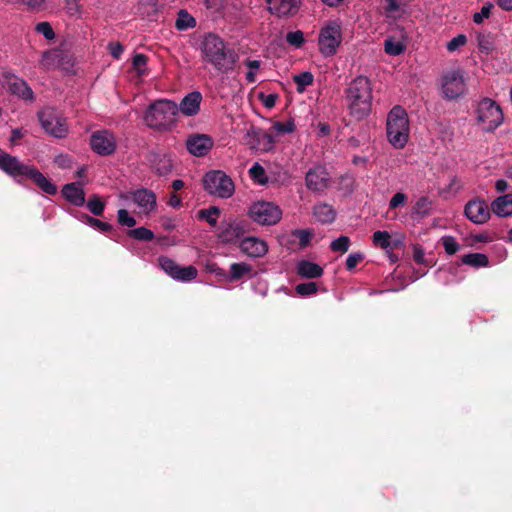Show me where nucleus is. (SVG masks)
Segmentation results:
<instances>
[{"label": "nucleus", "instance_id": "obj_1", "mask_svg": "<svg viewBox=\"0 0 512 512\" xmlns=\"http://www.w3.org/2000/svg\"><path fill=\"white\" fill-rule=\"evenodd\" d=\"M200 50L203 62L212 65L218 72L228 73L234 69L237 54L218 35L206 34L200 43Z\"/></svg>", "mask_w": 512, "mask_h": 512}, {"label": "nucleus", "instance_id": "obj_2", "mask_svg": "<svg viewBox=\"0 0 512 512\" xmlns=\"http://www.w3.org/2000/svg\"><path fill=\"white\" fill-rule=\"evenodd\" d=\"M346 98L350 114L361 120L371 112L372 86L365 76L356 77L346 90Z\"/></svg>", "mask_w": 512, "mask_h": 512}, {"label": "nucleus", "instance_id": "obj_3", "mask_svg": "<svg viewBox=\"0 0 512 512\" xmlns=\"http://www.w3.org/2000/svg\"><path fill=\"white\" fill-rule=\"evenodd\" d=\"M178 113L177 104L170 100H157L153 102L144 114L147 126L159 130L167 129Z\"/></svg>", "mask_w": 512, "mask_h": 512}, {"label": "nucleus", "instance_id": "obj_4", "mask_svg": "<svg viewBox=\"0 0 512 512\" xmlns=\"http://www.w3.org/2000/svg\"><path fill=\"white\" fill-rule=\"evenodd\" d=\"M387 137L395 148H403L409 139V120L406 111L395 106L387 117Z\"/></svg>", "mask_w": 512, "mask_h": 512}, {"label": "nucleus", "instance_id": "obj_5", "mask_svg": "<svg viewBox=\"0 0 512 512\" xmlns=\"http://www.w3.org/2000/svg\"><path fill=\"white\" fill-rule=\"evenodd\" d=\"M477 122L484 131L491 132L503 122V113L499 105L489 98L478 104Z\"/></svg>", "mask_w": 512, "mask_h": 512}, {"label": "nucleus", "instance_id": "obj_6", "mask_svg": "<svg viewBox=\"0 0 512 512\" xmlns=\"http://www.w3.org/2000/svg\"><path fill=\"white\" fill-rule=\"evenodd\" d=\"M342 41L341 26L336 21H328L321 29L318 45L320 52L328 57L336 53Z\"/></svg>", "mask_w": 512, "mask_h": 512}, {"label": "nucleus", "instance_id": "obj_7", "mask_svg": "<svg viewBox=\"0 0 512 512\" xmlns=\"http://www.w3.org/2000/svg\"><path fill=\"white\" fill-rule=\"evenodd\" d=\"M42 128L49 135L63 138L68 133L66 119L54 108L47 107L38 114Z\"/></svg>", "mask_w": 512, "mask_h": 512}, {"label": "nucleus", "instance_id": "obj_8", "mask_svg": "<svg viewBox=\"0 0 512 512\" xmlns=\"http://www.w3.org/2000/svg\"><path fill=\"white\" fill-rule=\"evenodd\" d=\"M250 218L261 225H275L282 217L281 209L271 202L259 201L249 208Z\"/></svg>", "mask_w": 512, "mask_h": 512}, {"label": "nucleus", "instance_id": "obj_9", "mask_svg": "<svg viewBox=\"0 0 512 512\" xmlns=\"http://www.w3.org/2000/svg\"><path fill=\"white\" fill-rule=\"evenodd\" d=\"M442 93L446 99L453 100L466 91L464 76L460 70H451L443 74L441 78Z\"/></svg>", "mask_w": 512, "mask_h": 512}, {"label": "nucleus", "instance_id": "obj_10", "mask_svg": "<svg viewBox=\"0 0 512 512\" xmlns=\"http://www.w3.org/2000/svg\"><path fill=\"white\" fill-rule=\"evenodd\" d=\"M159 265L166 274L176 281L188 282L195 279L198 275V271L194 266H180L168 257H160Z\"/></svg>", "mask_w": 512, "mask_h": 512}, {"label": "nucleus", "instance_id": "obj_11", "mask_svg": "<svg viewBox=\"0 0 512 512\" xmlns=\"http://www.w3.org/2000/svg\"><path fill=\"white\" fill-rule=\"evenodd\" d=\"M202 183L207 192H233L235 189L231 177L221 170L207 172Z\"/></svg>", "mask_w": 512, "mask_h": 512}, {"label": "nucleus", "instance_id": "obj_12", "mask_svg": "<svg viewBox=\"0 0 512 512\" xmlns=\"http://www.w3.org/2000/svg\"><path fill=\"white\" fill-rule=\"evenodd\" d=\"M90 145L94 152L99 155H110L116 150V138L108 130L96 131L92 134Z\"/></svg>", "mask_w": 512, "mask_h": 512}, {"label": "nucleus", "instance_id": "obj_13", "mask_svg": "<svg viewBox=\"0 0 512 512\" xmlns=\"http://www.w3.org/2000/svg\"><path fill=\"white\" fill-rule=\"evenodd\" d=\"M2 85L8 92L13 95H16L24 100H33L32 89L22 78H19L14 74H3Z\"/></svg>", "mask_w": 512, "mask_h": 512}, {"label": "nucleus", "instance_id": "obj_14", "mask_svg": "<svg viewBox=\"0 0 512 512\" xmlns=\"http://www.w3.org/2000/svg\"><path fill=\"white\" fill-rule=\"evenodd\" d=\"M214 140L207 134H192L186 140L187 150L196 157H203L209 153Z\"/></svg>", "mask_w": 512, "mask_h": 512}, {"label": "nucleus", "instance_id": "obj_15", "mask_svg": "<svg viewBox=\"0 0 512 512\" xmlns=\"http://www.w3.org/2000/svg\"><path fill=\"white\" fill-rule=\"evenodd\" d=\"M247 137L249 138L248 144L250 147L262 152L272 150L275 144V139L272 134L255 127H251L247 130Z\"/></svg>", "mask_w": 512, "mask_h": 512}, {"label": "nucleus", "instance_id": "obj_16", "mask_svg": "<svg viewBox=\"0 0 512 512\" xmlns=\"http://www.w3.org/2000/svg\"><path fill=\"white\" fill-rule=\"evenodd\" d=\"M26 164L17 157L12 156L0 148V169L13 178H24L27 170Z\"/></svg>", "mask_w": 512, "mask_h": 512}, {"label": "nucleus", "instance_id": "obj_17", "mask_svg": "<svg viewBox=\"0 0 512 512\" xmlns=\"http://www.w3.org/2000/svg\"><path fill=\"white\" fill-rule=\"evenodd\" d=\"M465 215L474 224H483L490 218V209L485 201L473 200L466 204Z\"/></svg>", "mask_w": 512, "mask_h": 512}, {"label": "nucleus", "instance_id": "obj_18", "mask_svg": "<svg viewBox=\"0 0 512 512\" xmlns=\"http://www.w3.org/2000/svg\"><path fill=\"white\" fill-rule=\"evenodd\" d=\"M242 253L251 258H260L267 254V243L258 237L250 236L243 238L239 244Z\"/></svg>", "mask_w": 512, "mask_h": 512}, {"label": "nucleus", "instance_id": "obj_19", "mask_svg": "<svg viewBox=\"0 0 512 512\" xmlns=\"http://www.w3.org/2000/svg\"><path fill=\"white\" fill-rule=\"evenodd\" d=\"M329 177L323 167L310 169L306 174V185L314 192L323 191L329 188Z\"/></svg>", "mask_w": 512, "mask_h": 512}, {"label": "nucleus", "instance_id": "obj_20", "mask_svg": "<svg viewBox=\"0 0 512 512\" xmlns=\"http://www.w3.org/2000/svg\"><path fill=\"white\" fill-rule=\"evenodd\" d=\"M268 9L278 17L292 16L297 13L300 0H266Z\"/></svg>", "mask_w": 512, "mask_h": 512}, {"label": "nucleus", "instance_id": "obj_21", "mask_svg": "<svg viewBox=\"0 0 512 512\" xmlns=\"http://www.w3.org/2000/svg\"><path fill=\"white\" fill-rule=\"evenodd\" d=\"M202 94L199 91H192L188 93L180 102L178 112L185 116H195L200 111L202 102Z\"/></svg>", "mask_w": 512, "mask_h": 512}, {"label": "nucleus", "instance_id": "obj_22", "mask_svg": "<svg viewBox=\"0 0 512 512\" xmlns=\"http://www.w3.org/2000/svg\"><path fill=\"white\" fill-rule=\"evenodd\" d=\"M246 232V225L241 221H232L221 228L219 239L225 243H233L240 239Z\"/></svg>", "mask_w": 512, "mask_h": 512}, {"label": "nucleus", "instance_id": "obj_23", "mask_svg": "<svg viewBox=\"0 0 512 512\" xmlns=\"http://www.w3.org/2000/svg\"><path fill=\"white\" fill-rule=\"evenodd\" d=\"M24 177L30 178L44 192H56V187L34 166H27Z\"/></svg>", "mask_w": 512, "mask_h": 512}, {"label": "nucleus", "instance_id": "obj_24", "mask_svg": "<svg viewBox=\"0 0 512 512\" xmlns=\"http://www.w3.org/2000/svg\"><path fill=\"white\" fill-rule=\"evenodd\" d=\"M492 211L499 217L512 215V194H503L491 204Z\"/></svg>", "mask_w": 512, "mask_h": 512}, {"label": "nucleus", "instance_id": "obj_25", "mask_svg": "<svg viewBox=\"0 0 512 512\" xmlns=\"http://www.w3.org/2000/svg\"><path fill=\"white\" fill-rule=\"evenodd\" d=\"M297 272L305 278H318L322 276L323 269L316 263L304 260L297 264Z\"/></svg>", "mask_w": 512, "mask_h": 512}, {"label": "nucleus", "instance_id": "obj_26", "mask_svg": "<svg viewBox=\"0 0 512 512\" xmlns=\"http://www.w3.org/2000/svg\"><path fill=\"white\" fill-rule=\"evenodd\" d=\"M313 214L317 221L325 224L333 222L336 217V212L332 206L325 203L316 205Z\"/></svg>", "mask_w": 512, "mask_h": 512}, {"label": "nucleus", "instance_id": "obj_27", "mask_svg": "<svg viewBox=\"0 0 512 512\" xmlns=\"http://www.w3.org/2000/svg\"><path fill=\"white\" fill-rule=\"evenodd\" d=\"M133 201L138 205L140 212L149 213L156 207L155 194H132Z\"/></svg>", "mask_w": 512, "mask_h": 512}, {"label": "nucleus", "instance_id": "obj_28", "mask_svg": "<svg viewBox=\"0 0 512 512\" xmlns=\"http://www.w3.org/2000/svg\"><path fill=\"white\" fill-rule=\"evenodd\" d=\"M463 264L472 267H486L489 264L488 257L482 253H469L462 256L461 259Z\"/></svg>", "mask_w": 512, "mask_h": 512}, {"label": "nucleus", "instance_id": "obj_29", "mask_svg": "<svg viewBox=\"0 0 512 512\" xmlns=\"http://www.w3.org/2000/svg\"><path fill=\"white\" fill-rule=\"evenodd\" d=\"M61 54L56 51H46L42 55L40 66L44 69H53L60 64Z\"/></svg>", "mask_w": 512, "mask_h": 512}, {"label": "nucleus", "instance_id": "obj_30", "mask_svg": "<svg viewBox=\"0 0 512 512\" xmlns=\"http://www.w3.org/2000/svg\"><path fill=\"white\" fill-rule=\"evenodd\" d=\"M196 26V20L186 10H180L175 22V27L178 30H187Z\"/></svg>", "mask_w": 512, "mask_h": 512}, {"label": "nucleus", "instance_id": "obj_31", "mask_svg": "<svg viewBox=\"0 0 512 512\" xmlns=\"http://www.w3.org/2000/svg\"><path fill=\"white\" fill-rule=\"evenodd\" d=\"M406 49V46L403 42L395 40L392 37H389L384 42V50L388 55L398 56L402 54Z\"/></svg>", "mask_w": 512, "mask_h": 512}, {"label": "nucleus", "instance_id": "obj_32", "mask_svg": "<svg viewBox=\"0 0 512 512\" xmlns=\"http://www.w3.org/2000/svg\"><path fill=\"white\" fill-rule=\"evenodd\" d=\"M252 271V267L245 262L233 263L230 266V279L238 280L245 275L250 274Z\"/></svg>", "mask_w": 512, "mask_h": 512}, {"label": "nucleus", "instance_id": "obj_33", "mask_svg": "<svg viewBox=\"0 0 512 512\" xmlns=\"http://www.w3.org/2000/svg\"><path fill=\"white\" fill-rule=\"evenodd\" d=\"M477 42L479 50L487 55L495 49L494 38L491 34L479 33L477 35Z\"/></svg>", "mask_w": 512, "mask_h": 512}, {"label": "nucleus", "instance_id": "obj_34", "mask_svg": "<svg viewBox=\"0 0 512 512\" xmlns=\"http://www.w3.org/2000/svg\"><path fill=\"white\" fill-rule=\"evenodd\" d=\"M373 244L382 249L391 248V236L387 231H376L373 233Z\"/></svg>", "mask_w": 512, "mask_h": 512}, {"label": "nucleus", "instance_id": "obj_35", "mask_svg": "<svg viewBox=\"0 0 512 512\" xmlns=\"http://www.w3.org/2000/svg\"><path fill=\"white\" fill-rule=\"evenodd\" d=\"M219 213L220 211L217 207H210L208 209L200 210L198 212V217L206 220L210 225L214 226L217 223Z\"/></svg>", "mask_w": 512, "mask_h": 512}, {"label": "nucleus", "instance_id": "obj_36", "mask_svg": "<svg viewBox=\"0 0 512 512\" xmlns=\"http://www.w3.org/2000/svg\"><path fill=\"white\" fill-rule=\"evenodd\" d=\"M128 236L140 241H151L154 238V233L145 227H138L130 230Z\"/></svg>", "mask_w": 512, "mask_h": 512}, {"label": "nucleus", "instance_id": "obj_37", "mask_svg": "<svg viewBox=\"0 0 512 512\" xmlns=\"http://www.w3.org/2000/svg\"><path fill=\"white\" fill-rule=\"evenodd\" d=\"M295 83L297 84V90L299 92H303L305 88L313 83V75L310 72H302L293 77Z\"/></svg>", "mask_w": 512, "mask_h": 512}, {"label": "nucleus", "instance_id": "obj_38", "mask_svg": "<svg viewBox=\"0 0 512 512\" xmlns=\"http://www.w3.org/2000/svg\"><path fill=\"white\" fill-rule=\"evenodd\" d=\"M81 221L85 222L87 225L100 230L102 232H108L112 229V226L106 222H102L98 219H95L93 217H90L88 215L83 216Z\"/></svg>", "mask_w": 512, "mask_h": 512}, {"label": "nucleus", "instance_id": "obj_39", "mask_svg": "<svg viewBox=\"0 0 512 512\" xmlns=\"http://www.w3.org/2000/svg\"><path fill=\"white\" fill-rule=\"evenodd\" d=\"M249 174L250 176L252 177V179L259 183V184H264L266 183V177H265V170L264 168L258 164V163H255L250 169H249Z\"/></svg>", "mask_w": 512, "mask_h": 512}, {"label": "nucleus", "instance_id": "obj_40", "mask_svg": "<svg viewBox=\"0 0 512 512\" xmlns=\"http://www.w3.org/2000/svg\"><path fill=\"white\" fill-rule=\"evenodd\" d=\"M350 246V240L347 236H340L339 238L335 239L330 247L335 252H341L345 253L348 251Z\"/></svg>", "mask_w": 512, "mask_h": 512}, {"label": "nucleus", "instance_id": "obj_41", "mask_svg": "<svg viewBox=\"0 0 512 512\" xmlns=\"http://www.w3.org/2000/svg\"><path fill=\"white\" fill-rule=\"evenodd\" d=\"M430 209L431 201L427 197L423 196L415 203L414 213L420 216H424L429 212Z\"/></svg>", "mask_w": 512, "mask_h": 512}, {"label": "nucleus", "instance_id": "obj_42", "mask_svg": "<svg viewBox=\"0 0 512 512\" xmlns=\"http://www.w3.org/2000/svg\"><path fill=\"white\" fill-rule=\"evenodd\" d=\"M147 64V57L144 54H136L132 60V66L136 70L138 75L145 74V68Z\"/></svg>", "mask_w": 512, "mask_h": 512}, {"label": "nucleus", "instance_id": "obj_43", "mask_svg": "<svg viewBox=\"0 0 512 512\" xmlns=\"http://www.w3.org/2000/svg\"><path fill=\"white\" fill-rule=\"evenodd\" d=\"M35 30L42 34L47 40L55 38V33L52 26L48 22H40L36 25Z\"/></svg>", "mask_w": 512, "mask_h": 512}, {"label": "nucleus", "instance_id": "obj_44", "mask_svg": "<svg viewBox=\"0 0 512 512\" xmlns=\"http://www.w3.org/2000/svg\"><path fill=\"white\" fill-rule=\"evenodd\" d=\"M118 222L122 226L133 227L136 220L132 217L126 209H120L117 213Z\"/></svg>", "mask_w": 512, "mask_h": 512}, {"label": "nucleus", "instance_id": "obj_45", "mask_svg": "<svg viewBox=\"0 0 512 512\" xmlns=\"http://www.w3.org/2000/svg\"><path fill=\"white\" fill-rule=\"evenodd\" d=\"M296 292L302 296H308L317 292V285L314 282L301 283L296 286Z\"/></svg>", "mask_w": 512, "mask_h": 512}, {"label": "nucleus", "instance_id": "obj_46", "mask_svg": "<svg viewBox=\"0 0 512 512\" xmlns=\"http://www.w3.org/2000/svg\"><path fill=\"white\" fill-rule=\"evenodd\" d=\"M286 41L295 47H300L304 43V34L302 31H292L286 35Z\"/></svg>", "mask_w": 512, "mask_h": 512}, {"label": "nucleus", "instance_id": "obj_47", "mask_svg": "<svg viewBox=\"0 0 512 512\" xmlns=\"http://www.w3.org/2000/svg\"><path fill=\"white\" fill-rule=\"evenodd\" d=\"M442 244L445 251L450 255L455 254L459 250V244L452 236H444L442 238Z\"/></svg>", "mask_w": 512, "mask_h": 512}, {"label": "nucleus", "instance_id": "obj_48", "mask_svg": "<svg viewBox=\"0 0 512 512\" xmlns=\"http://www.w3.org/2000/svg\"><path fill=\"white\" fill-rule=\"evenodd\" d=\"M246 66L249 68V71L246 74V79L248 82L253 83L256 80V72L260 68V61L247 60Z\"/></svg>", "mask_w": 512, "mask_h": 512}, {"label": "nucleus", "instance_id": "obj_49", "mask_svg": "<svg viewBox=\"0 0 512 512\" xmlns=\"http://www.w3.org/2000/svg\"><path fill=\"white\" fill-rule=\"evenodd\" d=\"M64 8L70 16H80L81 14L79 0H64Z\"/></svg>", "mask_w": 512, "mask_h": 512}, {"label": "nucleus", "instance_id": "obj_50", "mask_svg": "<svg viewBox=\"0 0 512 512\" xmlns=\"http://www.w3.org/2000/svg\"><path fill=\"white\" fill-rule=\"evenodd\" d=\"M493 8L492 3H486L482 8L480 12H477L473 15V21L476 24H481L484 19L488 18L491 13V9Z\"/></svg>", "mask_w": 512, "mask_h": 512}, {"label": "nucleus", "instance_id": "obj_51", "mask_svg": "<svg viewBox=\"0 0 512 512\" xmlns=\"http://www.w3.org/2000/svg\"><path fill=\"white\" fill-rule=\"evenodd\" d=\"M466 42H467L466 36L463 35V34H460V35L454 37L453 39H451L447 43V50L450 51V52H454L458 48L464 46L466 44Z\"/></svg>", "mask_w": 512, "mask_h": 512}, {"label": "nucleus", "instance_id": "obj_52", "mask_svg": "<svg viewBox=\"0 0 512 512\" xmlns=\"http://www.w3.org/2000/svg\"><path fill=\"white\" fill-rule=\"evenodd\" d=\"M87 207L94 215H101L104 210V202L94 197L87 202Z\"/></svg>", "mask_w": 512, "mask_h": 512}, {"label": "nucleus", "instance_id": "obj_53", "mask_svg": "<svg viewBox=\"0 0 512 512\" xmlns=\"http://www.w3.org/2000/svg\"><path fill=\"white\" fill-rule=\"evenodd\" d=\"M272 128L277 132V133H291L294 131L295 129V125L292 121H287V122H275L272 126Z\"/></svg>", "mask_w": 512, "mask_h": 512}, {"label": "nucleus", "instance_id": "obj_54", "mask_svg": "<svg viewBox=\"0 0 512 512\" xmlns=\"http://www.w3.org/2000/svg\"><path fill=\"white\" fill-rule=\"evenodd\" d=\"M29 10H41L44 8L45 0H15Z\"/></svg>", "mask_w": 512, "mask_h": 512}, {"label": "nucleus", "instance_id": "obj_55", "mask_svg": "<svg viewBox=\"0 0 512 512\" xmlns=\"http://www.w3.org/2000/svg\"><path fill=\"white\" fill-rule=\"evenodd\" d=\"M294 234L299 239L300 245L302 247H305L309 244L313 235L310 230H297Z\"/></svg>", "mask_w": 512, "mask_h": 512}, {"label": "nucleus", "instance_id": "obj_56", "mask_svg": "<svg viewBox=\"0 0 512 512\" xmlns=\"http://www.w3.org/2000/svg\"><path fill=\"white\" fill-rule=\"evenodd\" d=\"M363 259V255L361 253H352L346 259V268L348 270L354 269L357 264Z\"/></svg>", "mask_w": 512, "mask_h": 512}, {"label": "nucleus", "instance_id": "obj_57", "mask_svg": "<svg viewBox=\"0 0 512 512\" xmlns=\"http://www.w3.org/2000/svg\"><path fill=\"white\" fill-rule=\"evenodd\" d=\"M108 50L115 59H119L123 53L124 48L119 42H110L108 44Z\"/></svg>", "mask_w": 512, "mask_h": 512}, {"label": "nucleus", "instance_id": "obj_58", "mask_svg": "<svg viewBox=\"0 0 512 512\" xmlns=\"http://www.w3.org/2000/svg\"><path fill=\"white\" fill-rule=\"evenodd\" d=\"M66 200L75 206H82L85 202L84 194H64Z\"/></svg>", "mask_w": 512, "mask_h": 512}, {"label": "nucleus", "instance_id": "obj_59", "mask_svg": "<svg viewBox=\"0 0 512 512\" xmlns=\"http://www.w3.org/2000/svg\"><path fill=\"white\" fill-rule=\"evenodd\" d=\"M206 7L208 9L219 11L225 5V0H205Z\"/></svg>", "mask_w": 512, "mask_h": 512}, {"label": "nucleus", "instance_id": "obj_60", "mask_svg": "<svg viewBox=\"0 0 512 512\" xmlns=\"http://www.w3.org/2000/svg\"><path fill=\"white\" fill-rule=\"evenodd\" d=\"M406 201L405 194H394V197L390 201V207L396 208Z\"/></svg>", "mask_w": 512, "mask_h": 512}, {"label": "nucleus", "instance_id": "obj_61", "mask_svg": "<svg viewBox=\"0 0 512 512\" xmlns=\"http://www.w3.org/2000/svg\"><path fill=\"white\" fill-rule=\"evenodd\" d=\"M61 192H82V187L80 183H68L66 184Z\"/></svg>", "mask_w": 512, "mask_h": 512}, {"label": "nucleus", "instance_id": "obj_62", "mask_svg": "<svg viewBox=\"0 0 512 512\" xmlns=\"http://www.w3.org/2000/svg\"><path fill=\"white\" fill-rule=\"evenodd\" d=\"M276 99H277L276 95L270 94V95L266 96L263 103H264L265 107L272 108L276 103Z\"/></svg>", "mask_w": 512, "mask_h": 512}, {"label": "nucleus", "instance_id": "obj_63", "mask_svg": "<svg viewBox=\"0 0 512 512\" xmlns=\"http://www.w3.org/2000/svg\"><path fill=\"white\" fill-rule=\"evenodd\" d=\"M497 3L503 10H512V0H497Z\"/></svg>", "mask_w": 512, "mask_h": 512}, {"label": "nucleus", "instance_id": "obj_64", "mask_svg": "<svg viewBox=\"0 0 512 512\" xmlns=\"http://www.w3.org/2000/svg\"><path fill=\"white\" fill-rule=\"evenodd\" d=\"M495 187L498 191L503 192L508 188V185L505 180H498L495 184Z\"/></svg>", "mask_w": 512, "mask_h": 512}]
</instances>
